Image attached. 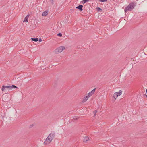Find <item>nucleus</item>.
Listing matches in <instances>:
<instances>
[{"label":"nucleus","mask_w":147,"mask_h":147,"mask_svg":"<svg viewBox=\"0 0 147 147\" xmlns=\"http://www.w3.org/2000/svg\"><path fill=\"white\" fill-rule=\"evenodd\" d=\"M55 134L54 132L53 133H51L44 141V144L47 145L50 143L53 139L55 136Z\"/></svg>","instance_id":"1"},{"label":"nucleus","mask_w":147,"mask_h":147,"mask_svg":"<svg viewBox=\"0 0 147 147\" xmlns=\"http://www.w3.org/2000/svg\"><path fill=\"white\" fill-rule=\"evenodd\" d=\"M136 3H135L134 2H132L129 4L128 6L125 8L124 9L125 13H126L128 11H131L136 6Z\"/></svg>","instance_id":"2"},{"label":"nucleus","mask_w":147,"mask_h":147,"mask_svg":"<svg viewBox=\"0 0 147 147\" xmlns=\"http://www.w3.org/2000/svg\"><path fill=\"white\" fill-rule=\"evenodd\" d=\"M13 88H18V87L14 85L11 86H3L1 90L3 91H6L7 89L8 90H11Z\"/></svg>","instance_id":"3"},{"label":"nucleus","mask_w":147,"mask_h":147,"mask_svg":"<svg viewBox=\"0 0 147 147\" xmlns=\"http://www.w3.org/2000/svg\"><path fill=\"white\" fill-rule=\"evenodd\" d=\"M65 47L64 46H60L56 49L54 51V52L58 54L62 52L65 49Z\"/></svg>","instance_id":"4"},{"label":"nucleus","mask_w":147,"mask_h":147,"mask_svg":"<svg viewBox=\"0 0 147 147\" xmlns=\"http://www.w3.org/2000/svg\"><path fill=\"white\" fill-rule=\"evenodd\" d=\"M96 89L95 88L94 89H93L92 91H91L88 94V96L89 97H90L94 93V92H95Z\"/></svg>","instance_id":"5"},{"label":"nucleus","mask_w":147,"mask_h":147,"mask_svg":"<svg viewBox=\"0 0 147 147\" xmlns=\"http://www.w3.org/2000/svg\"><path fill=\"white\" fill-rule=\"evenodd\" d=\"M89 97L88 96H86V95L85 97H84L82 101V102L83 103H84L86 102L87 100L88 99Z\"/></svg>","instance_id":"6"},{"label":"nucleus","mask_w":147,"mask_h":147,"mask_svg":"<svg viewBox=\"0 0 147 147\" xmlns=\"http://www.w3.org/2000/svg\"><path fill=\"white\" fill-rule=\"evenodd\" d=\"M83 7V6L82 5H79L77 7H76V8L78 9L80 11H81L83 10L82 9Z\"/></svg>","instance_id":"7"},{"label":"nucleus","mask_w":147,"mask_h":147,"mask_svg":"<svg viewBox=\"0 0 147 147\" xmlns=\"http://www.w3.org/2000/svg\"><path fill=\"white\" fill-rule=\"evenodd\" d=\"M89 138L88 136L84 137L83 138V140L84 142H86L89 140Z\"/></svg>","instance_id":"8"},{"label":"nucleus","mask_w":147,"mask_h":147,"mask_svg":"<svg viewBox=\"0 0 147 147\" xmlns=\"http://www.w3.org/2000/svg\"><path fill=\"white\" fill-rule=\"evenodd\" d=\"M29 16V15H27L26 16L25 18H24V19L23 21L24 22H28V19Z\"/></svg>","instance_id":"9"},{"label":"nucleus","mask_w":147,"mask_h":147,"mask_svg":"<svg viewBox=\"0 0 147 147\" xmlns=\"http://www.w3.org/2000/svg\"><path fill=\"white\" fill-rule=\"evenodd\" d=\"M48 11H45L42 14V16H45L48 15Z\"/></svg>","instance_id":"10"},{"label":"nucleus","mask_w":147,"mask_h":147,"mask_svg":"<svg viewBox=\"0 0 147 147\" xmlns=\"http://www.w3.org/2000/svg\"><path fill=\"white\" fill-rule=\"evenodd\" d=\"M116 92L117 93V94L118 95V96L121 94L122 91L121 90H120L119 91V92Z\"/></svg>","instance_id":"11"},{"label":"nucleus","mask_w":147,"mask_h":147,"mask_svg":"<svg viewBox=\"0 0 147 147\" xmlns=\"http://www.w3.org/2000/svg\"><path fill=\"white\" fill-rule=\"evenodd\" d=\"M31 40L32 41H34L35 42L38 41V39L37 38H31Z\"/></svg>","instance_id":"12"},{"label":"nucleus","mask_w":147,"mask_h":147,"mask_svg":"<svg viewBox=\"0 0 147 147\" xmlns=\"http://www.w3.org/2000/svg\"><path fill=\"white\" fill-rule=\"evenodd\" d=\"M118 97V95L117 94V93L115 92L113 94V97L116 99V98Z\"/></svg>","instance_id":"13"},{"label":"nucleus","mask_w":147,"mask_h":147,"mask_svg":"<svg viewBox=\"0 0 147 147\" xmlns=\"http://www.w3.org/2000/svg\"><path fill=\"white\" fill-rule=\"evenodd\" d=\"M79 118L78 116H74L73 117V119L74 120H78Z\"/></svg>","instance_id":"14"},{"label":"nucleus","mask_w":147,"mask_h":147,"mask_svg":"<svg viewBox=\"0 0 147 147\" xmlns=\"http://www.w3.org/2000/svg\"><path fill=\"white\" fill-rule=\"evenodd\" d=\"M97 10L98 11H102V9L99 7H97Z\"/></svg>","instance_id":"15"},{"label":"nucleus","mask_w":147,"mask_h":147,"mask_svg":"<svg viewBox=\"0 0 147 147\" xmlns=\"http://www.w3.org/2000/svg\"><path fill=\"white\" fill-rule=\"evenodd\" d=\"M97 112V111H93V113L94 114V117L96 115V114Z\"/></svg>","instance_id":"16"},{"label":"nucleus","mask_w":147,"mask_h":147,"mask_svg":"<svg viewBox=\"0 0 147 147\" xmlns=\"http://www.w3.org/2000/svg\"><path fill=\"white\" fill-rule=\"evenodd\" d=\"M57 36L60 37H61L62 36V34L61 33H59L57 34Z\"/></svg>","instance_id":"17"},{"label":"nucleus","mask_w":147,"mask_h":147,"mask_svg":"<svg viewBox=\"0 0 147 147\" xmlns=\"http://www.w3.org/2000/svg\"><path fill=\"white\" fill-rule=\"evenodd\" d=\"M107 0H99V1L101 2H106Z\"/></svg>","instance_id":"18"},{"label":"nucleus","mask_w":147,"mask_h":147,"mask_svg":"<svg viewBox=\"0 0 147 147\" xmlns=\"http://www.w3.org/2000/svg\"><path fill=\"white\" fill-rule=\"evenodd\" d=\"M50 1L51 3H52V4H54V1L53 0H50Z\"/></svg>","instance_id":"19"},{"label":"nucleus","mask_w":147,"mask_h":147,"mask_svg":"<svg viewBox=\"0 0 147 147\" xmlns=\"http://www.w3.org/2000/svg\"><path fill=\"white\" fill-rule=\"evenodd\" d=\"M82 2L83 4L85 3L86 2V1L84 0H83L82 1Z\"/></svg>","instance_id":"20"},{"label":"nucleus","mask_w":147,"mask_h":147,"mask_svg":"<svg viewBox=\"0 0 147 147\" xmlns=\"http://www.w3.org/2000/svg\"><path fill=\"white\" fill-rule=\"evenodd\" d=\"M39 42H41L42 41V39H41V38L39 39Z\"/></svg>","instance_id":"21"},{"label":"nucleus","mask_w":147,"mask_h":147,"mask_svg":"<svg viewBox=\"0 0 147 147\" xmlns=\"http://www.w3.org/2000/svg\"><path fill=\"white\" fill-rule=\"evenodd\" d=\"M7 96V95H3V98H4L5 97H6Z\"/></svg>","instance_id":"22"},{"label":"nucleus","mask_w":147,"mask_h":147,"mask_svg":"<svg viewBox=\"0 0 147 147\" xmlns=\"http://www.w3.org/2000/svg\"><path fill=\"white\" fill-rule=\"evenodd\" d=\"M86 1V2H88L89 0H84Z\"/></svg>","instance_id":"23"},{"label":"nucleus","mask_w":147,"mask_h":147,"mask_svg":"<svg viewBox=\"0 0 147 147\" xmlns=\"http://www.w3.org/2000/svg\"><path fill=\"white\" fill-rule=\"evenodd\" d=\"M135 111V112H134V113H135H135H136V111Z\"/></svg>","instance_id":"24"},{"label":"nucleus","mask_w":147,"mask_h":147,"mask_svg":"<svg viewBox=\"0 0 147 147\" xmlns=\"http://www.w3.org/2000/svg\"><path fill=\"white\" fill-rule=\"evenodd\" d=\"M145 95L146 96V97H147V96L146 94H145Z\"/></svg>","instance_id":"25"}]
</instances>
